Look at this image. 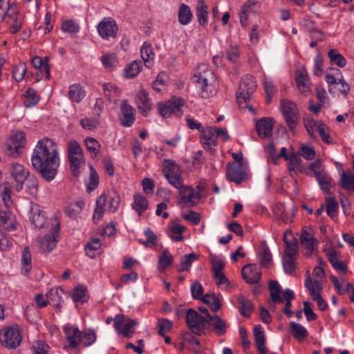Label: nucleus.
I'll return each mask as SVG.
<instances>
[{
	"label": "nucleus",
	"instance_id": "obj_1",
	"mask_svg": "<svg viewBox=\"0 0 354 354\" xmlns=\"http://www.w3.org/2000/svg\"><path fill=\"white\" fill-rule=\"evenodd\" d=\"M57 145L50 138L39 140L33 149L31 162L34 169L47 181H51L57 174L59 166Z\"/></svg>",
	"mask_w": 354,
	"mask_h": 354
},
{
	"label": "nucleus",
	"instance_id": "obj_2",
	"mask_svg": "<svg viewBox=\"0 0 354 354\" xmlns=\"http://www.w3.org/2000/svg\"><path fill=\"white\" fill-rule=\"evenodd\" d=\"M195 77L197 86L203 98H209L216 93V77L212 69L206 64H201L197 68Z\"/></svg>",
	"mask_w": 354,
	"mask_h": 354
},
{
	"label": "nucleus",
	"instance_id": "obj_3",
	"mask_svg": "<svg viewBox=\"0 0 354 354\" xmlns=\"http://www.w3.org/2000/svg\"><path fill=\"white\" fill-rule=\"evenodd\" d=\"M120 203V197L115 191L102 194L96 200L93 220L97 223L102 217L105 211L115 212L118 210Z\"/></svg>",
	"mask_w": 354,
	"mask_h": 354
},
{
	"label": "nucleus",
	"instance_id": "obj_4",
	"mask_svg": "<svg viewBox=\"0 0 354 354\" xmlns=\"http://www.w3.org/2000/svg\"><path fill=\"white\" fill-rule=\"evenodd\" d=\"M268 288L270 294V301L269 302L270 308L274 309L275 304L283 303L285 300L283 312L288 317H290L292 315V312L290 310L291 301L295 297L294 292L290 289H286L283 292L282 297L281 295V286L277 281H271L269 283Z\"/></svg>",
	"mask_w": 354,
	"mask_h": 354
},
{
	"label": "nucleus",
	"instance_id": "obj_5",
	"mask_svg": "<svg viewBox=\"0 0 354 354\" xmlns=\"http://www.w3.org/2000/svg\"><path fill=\"white\" fill-rule=\"evenodd\" d=\"M6 21L10 26V32L15 34L21 28V19L18 8L15 2L0 0V22Z\"/></svg>",
	"mask_w": 354,
	"mask_h": 354
},
{
	"label": "nucleus",
	"instance_id": "obj_6",
	"mask_svg": "<svg viewBox=\"0 0 354 354\" xmlns=\"http://www.w3.org/2000/svg\"><path fill=\"white\" fill-rule=\"evenodd\" d=\"M50 221L51 225L48 232L42 237L37 239L34 242L35 246L42 253H48L53 251L58 241L59 218L58 216H55Z\"/></svg>",
	"mask_w": 354,
	"mask_h": 354
},
{
	"label": "nucleus",
	"instance_id": "obj_7",
	"mask_svg": "<svg viewBox=\"0 0 354 354\" xmlns=\"http://www.w3.org/2000/svg\"><path fill=\"white\" fill-rule=\"evenodd\" d=\"M26 144V135L24 131L12 132L4 144V151L8 156L17 158L23 153Z\"/></svg>",
	"mask_w": 354,
	"mask_h": 354
},
{
	"label": "nucleus",
	"instance_id": "obj_8",
	"mask_svg": "<svg viewBox=\"0 0 354 354\" xmlns=\"http://www.w3.org/2000/svg\"><path fill=\"white\" fill-rule=\"evenodd\" d=\"M68 158L73 174L78 176L81 166L84 163V156L80 145L75 140L67 145Z\"/></svg>",
	"mask_w": 354,
	"mask_h": 354
},
{
	"label": "nucleus",
	"instance_id": "obj_9",
	"mask_svg": "<svg viewBox=\"0 0 354 354\" xmlns=\"http://www.w3.org/2000/svg\"><path fill=\"white\" fill-rule=\"evenodd\" d=\"M21 339L22 337L17 326L4 327L0 330V344L6 348H17Z\"/></svg>",
	"mask_w": 354,
	"mask_h": 354
},
{
	"label": "nucleus",
	"instance_id": "obj_10",
	"mask_svg": "<svg viewBox=\"0 0 354 354\" xmlns=\"http://www.w3.org/2000/svg\"><path fill=\"white\" fill-rule=\"evenodd\" d=\"M184 105L185 101L183 99L173 97L168 101L158 103L157 108L158 113L163 118H169L172 115L180 117Z\"/></svg>",
	"mask_w": 354,
	"mask_h": 354
},
{
	"label": "nucleus",
	"instance_id": "obj_11",
	"mask_svg": "<svg viewBox=\"0 0 354 354\" xmlns=\"http://www.w3.org/2000/svg\"><path fill=\"white\" fill-rule=\"evenodd\" d=\"M257 82L254 77L250 75H245L239 84V88L236 93L238 103H246L250 100L252 94L255 91Z\"/></svg>",
	"mask_w": 354,
	"mask_h": 354
},
{
	"label": "nucleus",
	"instance_id": "obj_12",
	"mask_svg": "<svg viewBox=\"0 0 354 354\" xmlns=\"http://www.w3.org/2000/svg\"><path fill=\"white\" fill-rule=\"evenodd\" d=\"M280 108L287 125L290 131H293L299 118V114L296 104L288 100H283L281 101Z\"/></svg>",
	"mask_w": 354,
	"mask_h": 354
},
{
	"label": "nucleus",
	"instance_id": "obj_13",
	"mask_svg": "<svg viewBox=\"0 0 354 354\" xmlns=\"http://www.w3.org/2000/svg\"><path fill=\"white\" fill-rule=\"evenodd\" d=\"M186 322L191 331L197 335L203 333L208 323L206 317L192 308L187 310L186 313Z\"/></svg>",
	"mask_w": 354,
	"mask_h": 354
},
{
	"label": "nucleus",
	"instance_id": "obj_14",
	"mask_svg": "<svg viewBox=\"0 0 354 354\" xmlns=\"http://www.w3.org/2000/svg\"><path fill=\"white\" fill-rule=\"evenodd\" d=\"M118 30L116 21L111 17L103 18L97 26V30L100 37L104 40L115 39Z\"/></svg>",
	"mask_w": 354,
	"mask_h": 354
},
{
	"label": "nucleus",
	"instance_id": "obj_15",
	"mask_svg": "<svg viewBox=\"0 0 354 354\" xmlns=\"http://www.w3.org/2000/svg\"><path fill=\"white\" fill-rule=\"evenodd\" d=\"M201 191L200 186L194 190L192 187L184 185L178 190L180 204L188 207L196 205L201 198Z\"/></svg>",
	"mask_w": 354,
	"mask_h": 354
},
{
	"label": "nucleus",
	"instance_id": "obj_16",
	"mask_svg": "<svg viewBox=\"0 0 354 354\" xmlns=\"http://www.w3.org/2000/svg\"><path fill=\"white\" fill-rule=\"evenodd\" d=\"M135 319H126L124 315H116L113 319V326L118 334L124 337H130L134 333V326L138 325Z\"/></svg>",
	"mask_w": 354,
	"mask_h": 354
},
{
	"label": "nucleus",
	"instance_id": "obj_17",
	"mask_svg": "<svg viewBox=\"0 0 354 354\" xmlns=\"http://www.w3.org/2000/svg\"><path fill=\"white\" fill-rule=\"evenodd\" d=\"M299 240L306 254H311L317 248L318 241L315 238L314 232L310 228L305 227L301 230Z\"/></svg>",
	"mask_w": 354,
	"mask_h": 354
},
{
	"label": "nucleus",
	"instance_id": "obj_18",
	"mask_svg": "<svg viewBox=\"0 0 354 354\" xmlns=\"http://www.w3.org/2000/svg\"><path fill=\"white\" fill-rule=\"evenodd\" d=\"M227 178L237 185L248 179L246 167L244 164H232L227 165Z\"/></svg>",
	"mask_w": 354,
	"mask_h": 354
},
{
	"label": "nucleus",
	"instance_id": "obj_19",
	"mask_svg": "<svg viewBox=\"0 0 354 354\" xmlns=\"http://www.w3.org/2000/svg\"><path fill=\"white\" fill-rule=\"evenodd\" d=\"M136 104L138 111L145 117H147L151 110L152 104L147 91L141 88L136 94Z\"/></svg>",
	"mask_w": 354,
	"mask_h": 354
},
{
	"label": "nucleus",
	"instance_id": "obj_20",
	"mask_svg": "<svg viewBox=\"0 0 354 354\" xmlns=\"http://www.w3.org/2000/svg\"><path fill=\"white\" fill-rule=\"evenodd\" d=\"M120 112V121L121 124L125 127H131L135 121V109L127 100L121 102Z\"/></svg>",
	"mask_w": 354,
	"mask_h": 354
},
{
	"label": "nucleus",
	"instance_id": "obj_21",
	"mask_svg": "<svg viewBox=\"0 0 354 354\" xmlns=\"http://www.w3.org/2000/svg\"><path fill=\"white\" fill-rule=\"evenodd\" d=\"M241 274L243 279L249 284L258 283L261 277V272L257 264L245 265Z\"/></svg>",
	"mask_w": 354,
	"mask_h": 354
},
{
	"label": "nucleus",
	"instance_id": "obj_22",
	"mask_svg": "<svg viewBox=\"0 0 354 354\" xmlns=\"http://www.w3.org/2000/svg\"><path fill=\"white\" fill-rule=\"evenodd\" d=\"M10 172L17 183L16 189L17 191L21 190L24 181L27 178L28 171L24 169L22 165L13 162L10 165Z\"/></svg>",
	"mask_w": 354,
	"mask_h": 354
},
{
	"label": "nucleus",
	"instance_id": "obj_23",
	"mask_svg": "<svg viewBox=\"0 0 354 354\" xmlns=\"http://www.w3.org/2000/svg\"><path fill=\"white\" fill-rule=\"evenodd\" d=\"M200 133L201 141L204 148L210 151L213 150L217 145L216 127H207Z\"/></svg>",
	"mask_w": 354,
	"mask_h": 354
},
{
	"label": "nucleus",
	"instance_id": "obj_24",
	"mask_svg": "<svg viewBox=\"0 0 354 354\" xmlns=\"http://www.w3.org/2000/svg\"><path fill=\"white\" fill-rule=\"evenodd\" d=\"M64 333L71 348H76L82 342V332L79 330L77 326L65 325Z\"/></svg>",
	"mask_w": 354,
	"mask_h": 354
},
{
	"label": "nucleus",
	"instance_id": "obj_25",
	"mask_svg": "<svg viewBox=\"0 0 354 354\" xmlns=\"http://www.w3.org/2000/svg\"><path fill=\"white\" fill-rule=\"evenodd\" d=\"M30 221L35 228L41 229L46 225L45 214L38 205H32L30 211Z\"/></svg>",
	"mask_w": 354,
	"mask_h": 354
},
{
	"label": "nucleus",
	"instance_id": "obj_26",
	"mask_svg": "<svg viewBox=\"0 0 354 354\" xmlns=\"http://www.w3.org/2000/svg\"><path fill=\"white\" fill-rule=\"evenodd\" d=\"M256 129L258 135L262 138L270 137L273 129L272 120L270 118H262L256 123Z\"/></svg>",
	"mask_w": 354,
	"mask_h": 354
},
{
	"label": "nucleus",
	"instance_id": "obj_27",
	"mask_svg": "<svg viewBox=\"0 0 354 354\" xmlns=\"http://www.w3.org/2000/svg\"><path fill=\"white\" fill-rule=\"evenodd\" d=\"M295 80L298 89L301 93L307 95L310 92L311 83L308 73L305 70L297 72Z\"/></svg>",
	"mask_w": 354,
	"mask_h": 354
},
{
	"label": "nucleus",
	"instance_id": "obj_28",
	"mask_svg": "<svg viewBox=\"0 0 354 354\" xmlns=\"http://www.w3.org/2000/svg\"><path fill=\"white\" fill-rule=\"evenodd\" d=\"M287 160L288 168L292 177L297 176L299 172L302 171V160L298 154L295 152L290 153Z\"/></svg>",
	"mask_w": 354,
	"mask_h": 354
},
{
	"label": "nucleus",
	"instance_id": "obj_29",
	"mask_svg": "<svg viewBox=\"0 0 354 354\" xmlns=\"http://www.w3.org/2000/svg\"><path fill=\"white\" fill-rule=\"evenodd\" d=\"M330 279L338 294L344 295L346 292L350 293V300L354 303V287L352 283H347L346 284V288H342V283H344V280L342 279L339 280L333 275L330 276Z\"/></svg>",
	"mask_w": 354,
	"mask_h": 354
},
{
	"label": "nucleus",
	"instance_id": "obj_30",
	"mask_svg": "<svg viewBox=\"0 0 354 354\" xmlns=\"http://www.w3.org/2000/svg\"><path fill=\"white\" fill-rule=\"evenodd\" d=\"M304 286L308 290L312 299L321 294V291L322 290V285L321 282L317 279H315L314 281H313L309 271H307L306 272Z\"/></svg>",
	"mask_w": 354,
	"mask_h": 354
},
{
	"label": "nucleus",
	"instance_id": "obj_31",
	"mask_svg": "<svg viewBox=\"0 0 354 354\" xmlns=\"http://www.w3.org/2000/svg\"><path fill=\"white\" fill-rule=\"evenodd\" d=\"M186 227L174 222L171 224L167 230L168 236L174 241H183L184 237L183 233L185 231Z\"/></svg>",
	"mask_w": 354,
	"mask_h": 354
},
{
	"label": "nucleus",
	"instance_id": "obj_32",
	"mask_svg": "<svg viewBox=\"0 0 354 354\" xmlns=\"http://www.w3.org/2000/svg\"><path fill=\"white\" fill-rule=\"evenodd\" d=\"M257 0H248L242 6L239 12L240 22L242 26L248 25L249 15L254 10Z\"/></svg>",
	"mask_w": 354,
	"mask_h": 354
},
{
	"label": "nucleus",
	"instance_id": "obj_33",
	"mask_svg": "<svg viewBox=\"0 0 354 354\" xmlns=\"http://www.w3.org/2000/svg\"><path fill=\"white\" fill-rule=\"evenodd\" d=\"M86 95V91L79 84H74L68 87V96L73 102L79 103Z\"/></svg>",
	"mask_w": 354,
	"mask_h": 354
},
{
	"label": "nucleus",
	"instance_id": "obj_34",
	"mask_svg": "<svg viewBox=\"0 0 354 354\" xmlns=\"http://www.w3.org/2000/svg\"><path fill=\"white\" fill-rule=\"evenodd\" d=\"M132 209L135 210L139 216L145 212L149 207L147 199L140 194H135L133 202L131 205Z\"/></svg>",
	"mask_w": 354,
	"mask_h": 354
},
{
	"label": "nucleus",
	"instance_id": "obj_35",
	"mask_svg": "<svg viewBox=\"0 0 354 354\" xmlns=\"http://www.w3.org/2000/svg\"><path fill=\"white\" fill-rule=\"evenodd\" d=\"M196 15L201 26L207 25L208 22L207 6L204 0H198L196 7Z\"/></svg>",
	"mask_w": 354,
	"mask_h": 354
},
{
	"label": "nucleus",
	"instance_id": "obj_36",
	"mask_svg": "<svg viewBox=\"0 0 354 354\" xmlns=\"http://www.w3.org/2000/svg\"><path fill=\"white\" fill-rule=\"evenodd\" d=\"M258 258L262 267L268 268L272 263V254L266 245H261L258 252Z\"/></svg>",
	"mask_w": 354,
	"mask_h": 354
},
{
	"label": "nucleus",
	"instance_id": "obj_37",
	"mask_svg": "<svg viewBox=\"0 0 354 354\" xmlns=\"http://www.w3.org/2000/svg\"><path fill=\"white\" fill-rule=\"evenodd\" d=\"M339 185L347 191L354 192V174L342 171L340 174Z\"/></svg>",
	"mask_w": 354,
	"mask_h": 354
},
{
	"label": "nucleus",
	"instance_id": "obj_38",
	"mask_svg": "<svg viewBox=\"0 0 354 354\" xmlns=\"http://www.w3.org/2000/svg\"><path fill=\"white\" fill-rule=\"evenodd\" d=\"M142 62L140 61H133L124 68L123 71V77L126 79H132L136 77L141 71Z\"/></svg>",
	"mask_w": 354,
	"mask_h": 354
},
{
	"label": "nucleus",
	"instance_id": "obj_39",
	"mask_svg": "<svg viewBox=\"0 0 354 354\" xmlns=\"http://www.w3.org/2000/svg\"><path fill=\"white\" fill-rule=\"evenodd\" d=\"M140 53L145 66L150 68L153 64L155 56L151 46L149 44L145 42L141 47Z\"/></svg>",
	"mask_w": 354,
	"mask_h": 354
},
{
	"label": "nucleus",
	"instance_id": "obj_40",
	"mask_svg": "<svg viewBox=\"0 0 354 354\" xmlns=\"http://www.w3.org/2000/svg\"><path fill=\"white\" fill-rule=\"evenodd\" d=\"M290 329L293 337L298 341H302L308 336V331L301 324L291 322Z\"/></svg>",
	"mask_w": 354,
	"mask_h": 354
},
{
	"label": "nucleus",
	"instance_id": "obj_41",
	"mask_svg": "<svg viewBox=\"0 0 354 354\" xmlns=\"http://www.w3.org/2000/svg\"><path fill=\"white\" fill-rule=\"evenodd\" d=\"M209 322L218 335L221 336L226 333L227 324L218 315L209 316Z\"/></svg>",
	"mask_w": 354,
	"mask_h": 354
},
{
	"label": "nucleus",
	"instance_id": "obj_42",
	"mask_svg": "<svg viewBox=\"0 0 354 354\" xmlns=\"http://www.w3.org/2000/svg\"><path fill=\"white\" fill-rule=\"evenodd\" d=\"M162 173L165 178L181 173L180 167L173 160H165L162 165Z\"/></svg>",
	"mask_w": 354,
	"mask_h": 354
},
{
	"label": "nucleus",
	"instance_id": "obj_43",
	"mask_svg": "<svg viewBox=\"0 0 354 354\" xmlns=\"http://www.w3.org/2000/svg\"><path fill=\"white\" fill-rule=\"evenodd\" d=\"M193 17V14L190 8L183 3L180 5L178 10V20L180 24L186 26L189 24Z\"/></svg>",
	"mask_w": 354,
	"mask_h": 354
},
{
	"label": "nucleus",
	"instance_id": "obj_44",
	"mask_svg": "<svg viewBox=\"0 0 354 354\" xmlns=\"http://www.w3.org/2000/svg\"><path fill=\"white\" fill-rule=\"evenodd\" d=\"M0 220L6 230L10 231L15 228L13 214L7 209L5 210H0Z\"/></svg>",
	"mask_w": 354,
	"mask_h": 354
},
{
	"label": "nucleus",
	"instance_id": "obj_45",
	"mask_svg": "<svg viewBox=\"0 0 354 354\" xmlns=\"http://www.w3.org/2000/svg\"><path fill=\"white\" fill-rule=\"evenodd\" d=\"M326 172L322 161L318 159L310 164L308 171L306 173L307 175L313 176L317 178Z\"/></svg>",
	"mask_w": 354,
	"mask_h": 354
},
{
	"label": "nucleus",
	"instance_id": "obj_46",
	"mask_svg": "<svg viewBox=\"0 0 354 354\" xmlns=\"http://www.w3.org/2000/svg\"><path fill=\"white\" fill-rule=\"evenodd\" d=\"M201 301L208 305L213 312H217L221 308V301L215 294L204 295Z\"/></svg>",
	"mask_w": 354,
	"mask_h": 354
},
{
	"label": "nucleus",
	"instance_id": "obj_47",
	"mask_svg": "<svg viewBox=\"0 0 354 354\" xmlns=\"http://www.w3.org/2000/svg\"><path fill=\"white\" fill-rule=\"evenodd\" d=\"M238 302L239 304V308L240 313L244 317H250L253 311V305L251 301L243 296H241L238 298Z\"/></svg>",
	"mask_w": 354,
	"mask_h": 354
},
{
	"label": "nucleus",
	"instance_id": "obj_48",
	"mask_svg": "<svg viewBox=\"0 0 354 354\" xmlns=\"http://www.w3.org/2000/svg\"><path fill=\"white\" fill-rule=\"evenodd\" d=\"M84 145L92 157H96L100 153L101 145L96 139L87 137L84 139Z\"/></svg>",
	"mask_w": 354,
	"mask_h": 354
},
{
	"label": "nucleus",
	"instance_id": "obj_49",
	"mask_svg": "<svg viewBox=\"0 0 354 354\" xmlns=\"http://www.w3.org/2000/svg\"><path fill=\"white\" fill-rule=\"evenodd\" d=\"M63 290L60 288H55L49 290L46 296L48 297L50 302H53V305L56 307L61 306L62 301Z\"/></svg>",
	"mask_w": 354,
	"mask_h": 354
},
{
	"label": "nucleus",
	"instance_id": "obj_50",
	"mask_svg": "<svg viewBox=\"0 0 354 354\" xmlns=\"http://www.w3.org/2000/svg\"><path fill=\"white\" fill-rule=\"evenodd\" d=\"M84 207V202L75 201L70 203L65 207V213L68 216L74 218L82 212Z\"/></svg>",
	"mask_w": 354,
	"mask_h": 354
},
{
	"label": "nucleus",
	"instance_id": "obj_51",
	"mask_svg": "<svg viewBox=\"0 0 354 354\" xmlns=\"http://www.w3.org/2000/svg\"><path fill=\"white\" fill-rule=\"evenodd\" d=\"M32 268V257L28 247H25L21 257V270L25 274H28Z\"/></svg>",
	"mask_w": 354,
	"mask_h": 354
},
{
	"label": "nucleus",
	"instance_id": "obj_52",
	"mask_svg": "<svg viewBox=\"0 0 354 354\" xmlns=\"http://www.w3.org/2000/svg\"><path fill=\"white\" fill-rule=\"evenodd\" d=\"M316 180L322 191L327 194H330L333 179L327 172L317 177Z\"/></svg>",
	"mask_w": 354,
	"mask_h": 354
},
{
	"label": "nucleus",
	"instance_id": "obj_53",
	"mask_svg": "<svg viewBox=\"0 0 354 354\" xmlns=\"http://www.w3.org/2000/svg\"><path fill=\"white\" fill-rule=\"evenodd\" d=\"M103 91L105 97L108 100L119 97L120 95V88L112 83H105L103 84Z\"/></svg>",
	"mask_w": 354,
	"mask_h": 354
},
{
	"label": "nucleus",
	"instance_id": "obj_54",
	"mask_svg": "<svg viewBox=\"0 0 354 354\" xmlns=\"http://www.w3.org/2000/svg\"><path fill=\"white\" fill-rule=\"evenodd\" d=\"M89 168L90 175L86 183V189L90 193L97 187L99 185V176L91 165H89Z\"/></svg>",
	"mask_w": 354,
	"mask_h": 354
},
{
	"label": "nucleus",
	"instance_id": "obj_55",
	"mask_svg": "<svg viewBox=\"0 0 354 354\" xmlns=\"http://www.w3.org/2000/svg\"><path fill=\"white\" fill-rule=\"evenodd\" d=\"M103 66L108 70L115 68L118 64V59L115 53L104 54L101 57Z\"/></svg>",
	"mask_w": 354,
	"mask_h": 354
},
{
	"label": "nucleus",
	"instance_id": "obj_56",
	"mask_svg": "<svg viewBox=\"0 0 354 354\" xmlns=\"http://www.w3.org/2000/svg\"><path fill=\"white\" fill-rule=\"evenodd\" d=\"M173 262V256L167 250H165L158 257V269L163 272Z\"/></svg>",
	"mask_w": 354,
	"mask_h": 354
},
{
	"label": "nucleus",
	"instance_id": "obj_57",
	"mask_svg": "<svg viewBox=\"0 0 354 354\" xmlns=\"http://www.w3.org/2000/svg\"><path fill=\"white\" fill-rule=\"evenodd\" d=\"M101 248V243L98 239H93L85 245V252L88 257L91 259L95 257L97 251Z\"/></svg>",
	"mask_w": 354,
	"mask_h": 354
},
{
	"label": "nucleus",
	"instance_id": "obj_58",
	"mask_svg": "<svg viewBox=\"0 0 354 354\" xmlns=\"http://www.w3.org/2000/svg\"><path fill=\"white\" fill-rule=\"evenodd\" d=\"M253 333L257 349L266 348V337L263 328L261 326H256Z\"/></svg>",
	"mask_w": 354,
	"mask_h": 354
},
{
	"label": "nucleus",
	"instance_id": "obj_59",
	"mask_svg": "<svg viewBox=\"0 0 354 354\" xmlns=\"http://www.w3.org/2000/svg\"><path fill=\"white\" fill-rule=\"evenodd\" d=\"M330 62L332 64H335L339 67L343 68L346 64V60L342 55H341L337 50L331 49L328 53Z\"/></svg>",
	"mask_w": 354,
	"mask_h": 354
},
{
	"label": "nucleus",
	"instance_id": "obj_60",
	"mask_svg": "<svg viewBox=\"0 0 354 354\" xmlns=\"http://www.w3.org/2000/svg\"><path fill=\"white\" fill-rule=\"evenodd\" d=\"M39 101V97L36 91L32 88H28L24 94V104L26 107H32Z\"/></svg>",
	"mask_w": 354,
	"mask_h": 354
},
{
	"label": "nucleus",
	"instance_id": "obj_61",
	"mask_svg": "<svg viewBox=\"0 0 354 354\" xmlns=\"http://www.w3.org/2000/svg\"><path fill=\"white\" fill-rule=\"evenodd\" d=\"M322 122H317L310 118L304 119L305 127L309 133L311 138H315V133L319 130V128L322 125Z\"/></svg>",
	"mask_w": 354,
	"mask_h": 354
},
{
	"label": "nucleus",
	"instance_id": "obj_62",
	"mask_svg": "<svg viewBox=\"0 0 354 354\" xmlns=\"http://www.w3.org/2000/svg\"><path fill=\"white\" fill-rule=\"evenodd\" d=\"M97 338L96 333L94 330L88 328L82 332V342L84 347H88L92 345Z\"/></svg>",
	"mask_w": 354,
	"mask_h": 354
},
{
	"label": "nucleus",
	"instance_id": "obj_63",
	"mask_svg": "<svg viewBox=\"0 0 354 354\" xmlns=\"http://www.w3.org/2000/svg\"><path fill=\"white\" fill-rule=\"evenodd\" d=\"M299 154L306 160H313L316 156V152L313 147L306 143L301 145Z\"/></svg>",
	"mask_w": 354,
	"mask_h": 354
},
{
	"label": "nucleus",
	"instance_id": "obj_64",
	"mask_svg": "<svg viewBox=\"0 0 354 354\" xmlns=\"http://www.w3.org/2000/svg\"><path fill=\"white\" fill-rule=\"evenodd\" d=\"M338 203L334 198L328 197L326 198V209L328 216L331 218L335 217L338 211Z\"/></svg>",
	"mask_w": 354,
	"mask_h": 354
}]
</instances>
